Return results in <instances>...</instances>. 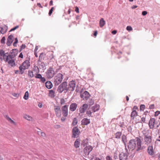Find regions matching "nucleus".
Segmentation results:
<instances>
[{
	"instance_id": "nucleus-59",
	"label": "nucleus",
	"mask_w": 160,
	"mask_h": 160,
	"mask_svg": "<svg viewBox=\"0 0 160 160\" xmlns=\"http://www.w3.org/2000/svg\"><path fill=\"white\" fill-rule=\"evenodd\" d=\"M41 135L42 137H46V134H45V133L42 132H41Z\"/></svg>"
},
{
	"instance_id": "nucleus-17",
	"label": "nucleus",
	"mask_w": 160,
	"mask_h": 160,
	"mask_svg": "<svg viewBox=\"0 0 160 160\" xmlns=\"http://www.w3.org/2000/svg\"><path fill=\"white\" fill-rule=\"evenodd\" d=\"M88 107V105L87 104H84L81 106L79 108V112L81 113H84Z\"/></svg>"
},
{
	"instance_id": "nucleus-57",
	"label": "nucleus",
	"mask_w": 160,
	"mask_h": 160,
	"mask_svg": "<svg viewBox=\"0 0 160 160\" xmlns=\"http://www.w3.org/2000/svg\"><path fill=\"white\" fill-rule=\"evenodd\" d=\"M106 160H112V159L109 156H107L106 157Z\"/></svg>"
},
{
	"instance_id": "nucleus-60",
	"label": "nucleus",
	"mask_w": 160,
	"mask_h": 160,
	"mask_svg": "<svg viewBox=\"0 0 160 160\" xmlns=\"http://www.w3.org/2000/svg\"><path fill=\"white\" fill-rule=\"evenodd\" d=\"M147 14V12L146 11H143L142 12V14L143 16H145Z\"/></svg>"
},
{
	"instance_id": "nucleus-53",
	"label": "nucleus",
	"mask_w": 160,
	"mask_h": 160,
	"mask_svg": "<svg viewBox=\"0 0 160 160\" xmlns=\"http://www.w3.org/2000/svg\"><path fill=\"white\" fill-rule=\"evenodd\" d=\"M145 118L143 117L141 118V122H145Z\"/></svg>"
},
{
	"instance_id": "nucleus-49",
	"label": "nucleus",
	"mask_w": 160,
	"mask_h": 160,
	"mask_svg": "<svg viewBox=\"0 0 160 160\" xmlns=\"http://www.w3.org/2000/svg\"><path fill=\"white\" fill-rule=\"evenodd\" d=\"M118 154L117 151H116L114 154V158L115 159H116L118 158Z\"/></svg>"
},
{
	"instance_id": "nucleus-39",
	"label": "nucleus",
	"mask_w": 160,
	"mask_h": 160,
	"mask_svg": "<svg viewBox=\"0 0 160 160\" xmlns=\"http://www.w3.org/2000/svg\"><path fill=\"white\" fill-rule=\"evenodd\" d=\"M28 76L30 77H33L34 76L33 72L31 71H29L28 73Z\"/></svg>"
},
{
	"instance_id": "nucleus-29",
	"label": "nucleus",
	"mask_w": 160,
	"mask_h": 160,
	"mask_svg": "<svg viewBox=\"0 0 160 160\" xmlns=\"http://www.w3.org/2000/svg\"><path fill=\"white\" fill-rule=\"evenodd\" d=\"M38 62L40 68L43 69L45 68V65L44 62H41V61H38Z\"/></svg>"
},
{
	"instance_id": "nucleus-31",
	"label": "nucleus",
	"mask_w": 160,
	"mask_h": 160,
	"mask_svg": "<svg viewBox=\"0 0 160 160\" xmlns=\"http://www.w3.org/2000/svg\"><path fill=\"white\" fill-rule=\"evenodd\" d=\"M48 96L51 98L54 97L55 96V92L53 90H49Z\"/></svg>"
},
{
	"instance_id": "nucleus-38",
	"label": "nucleus",
	"mask_w": 160,
	"mask_h": 160,
	"mask_svg": "<svg viewBox=\"0 0 160 160\" xmlns=\"http://www.w3.org/2000/svg\"><path fill=\"white\" fill-rule=\"evenodd\" d=\"M44 56L45 55L43 53H41L39 56V58L38 61H41L42 60V59L44 58Z\"/></svg>"
},
{
	"instance_id": "nucleus-12",
	"label": "nucleus",
	"mask_w": 160,
	"mask_h": 160,
	"mask_svg": "<svg viewBox=\"0 0 160 160\" xmlns=\"http://www.w3.org/2000/svg\"><path fill=\"white\" fill-rule=\"evenodd\" d=\"M11 52H10L9 54V57L12 59L14 58L18 53V50L17 49H13Z\"/></svg>"
},
{
	"instance_id": "nucleus-56",
	"label": "nucleus",
	"mask_w": 160,
	"mask_h": 160,
	"mask_svg": "<svg viewBox=\"0 0 160 160\" xmlns=\"http://www.w3.org/2000/svg\"><path fill=\"white\" fill-rule=\"evenodd\" d=\"M160 113V112L159 111H157L155 112V116H158Z\"/></svg>"
},
{
	"instance_id": "nucleus-6",
	"label": "nucleus",
	"mask_w": 160,
	"mask_h": 160,
	"mask_svg": "<svg viewBox=\"0 0 160 160\" xmlns=\"http://www.w3.org/2000/svg\"><path fill=\"white\" fill-rule=\"evenodd\" d=\"M80 132L77 127H74L72 130V137L74 138H77L78 137Z\"/></svg>"
},
{
	"instance_id": "nucleus-5",
	"label": "nucleus",
	"mask_w": 160,
	"mask_h": 160,
	"mask_svg": "<svg viewBox=\"0 0 160 160\" xmlns=\"http://www.w3.org/2000/svg\"><path fill=\"white\" fill-rule=\"evenodd\" d=\"M54 71L52 68L50 67L47 70L46 76L49 79L51 78L54 75Z\"/></svg>"
},
{
	"instance_id": "nucleus-23",
	"label": "nucleus",
	"mask_w": 160,
	"mask_h": 160,
	"mask_svg": "<svg viewBox=\"0 0 160 160\" xmlns=\"http://www.w3.org/2000/svg\"><path fill=\"white\" fill-rule=\"evenodd\" d=\"M99 105L98 104H96L92 107V110L93 112H95L98 111L99 109Z\"/></svg>"
},
{
	"instance_id": "nucleus-50",
	"label": "nucleus",
	"mask_w": 160,
	"mask_h": 160,
	"mask_svg": "<svg viewBox=\"0 0 160 160\" xmlns=\"http://www.w3.org/2000/svg\"><path fill=\"white\" fill-rule=\"evenodd\" d=\"M12 94L15 98L18 97L19 96V94L16 93H13Z\"/></svg>"
},
{
	"instance_id": "nucleus-9",
	"label": "nucleus",
	"mask_w": 160,
	"mask_h": 160,
	"mask_svg": "<svg viewBox=\"0 0 160 160\" xmlns=\"http://www.w3.org/2000/svg\"><path fill=\"white\" fill-rule=\"evenodd\" d=\"M93 148L90 145L84 148V152L85 155H88L90 152L92 150Z\"/></svg>"
},
{
	"instance_id": "nucleus-63",
	"label": "nucleus",
	"mask_w": 160,
	"mask_h": 160,
	"mask_svg": "<svg viewBox=\"0 0 160 160\" xmlns=\"http://www.w3.org/2000/svg\"><path fill=\"white\" fill-rule=\"evenodd\" d=\"M37 5L38 6L41 8H43V7L41 5V4L40 3H38L37 4Z\"/></svg>"
},
{
	"instance_id": "nucleus-58",
	"label": "nucleus",
	"mask_w": 160,
	"mask_h": 160,
	"mask_svg": "<svg viewBox=\"0 0 160 160\" xmlns=\"http://www.w3.org/2000/svg\"><path fill=\"white\" fill-rule=\"evenodd\" d=\"M4 52L3 50L0 49V55L1 56H2V55L3 54Z\"/></svg>"
},
{
	"instance_id": "nucleus-34",
	"label": "nucleus",
	"mask_w": 160,
	"mask_h": 160,
	"mask_svg": "<svg viewBox=\"0 0 160 160\" xmlns=\"http://www.w3.org/2000/svg\"><path fill=\"white\" fill-rule=\"evenodd\" d=\"M35 77L36 78L41 79V80H45V79L44 78L42 77V76L40 74H36Z\"/></svg>"
},
{
	"instance_id": "nucleus-28",
	"label": "nucleus",
	"mask_w": 160,
	"mask_h": 160,
	"mask_svg": "<svg viewBox=\"0 0 160 160\" xmlns=\"http://www.w3.org/2000/svg\"><path fill=\"white\" fill-rule=\"evenodd\" d=\"M80 140L79 139H77L74 143L75 147L77 148H78L80 145Z\"/></svg>"
},
{
	"instance_id": "nucleus-3",
	"label": "nucleus",
	"mask_w": 160,
	"mask_h": 160,
	"mask_svg": "<svg viewBox=\"0 0 160 160\" xmlns=\"http://www.w3.org/2000/svg\"><path fill=\"white\" fill-rule=\"evenodd\" d=\"M30 58H27V60H25L22 64V66L21 65V72H22V69L25 70L28 69L30 66Z\"/></svg>"
},
{
	"instance_id": "nucleus-10",
	"label": "nucleus",
	"mask_w": 160,
	"mask_h": 160,
	"mask_svg": "<svg viewBox=\"0 0 160 160\" xmlns=\"http://www.w3.org/2000/svg\"><path fill=\"white\" fill-rule=\"evenodd\" d=\"M54 110L56 116L60 117L61 116V110L60 108L58 106H54Z\"/></svg>"
},
{
	"instance_id": "nucleus-14",
	"label": "nucleus",
	"mask_w": 160,
	"mask_h": 160,
	"mask_svg": "<svg viewBox=\"0 0 160 160\" xmlns=\"http://www.w3.org/2000/svg\"><path fill=\"white\" fill-rule=\"evenodd\" d=\"M81 98L83 100H87L90 97V95L87 91H85L82 94H81Z\"/></svg>"
},
{
	"instance_id": "nucleus-45",
	"label": "nucleus",
	"mask_w": 160,
	"mask_h": 160,
	"mask_svg": "<svg viewBox=\"0 0 160 160\" xmlns=\"http://www.w3.org/2000/svg\"><path fill=\"white\" fill-rule=\"evenodd\" d=\"M54 9V7H52L51 8L50 10L49 11V12L48 13V15L49 16H51L53 10Z\"/></svg>"
},
{
	"instance_id": "nucleus-55",
	"label": "nucleus",
	"mask_w": 160,
	"mask_h": 160,
	"mask_svg": "<svg viewBox=\"0 0 160 160\" xmlns=\"http://www.w3.org/2000/svg\"><path fill=\"white\" fill-rule=\"evenodd\" d=\"M154 108V104H151L149 106V108L150 109H153Z\"/></svg>"
},
{
	"instance_id": "nucleus-35",
	"label": "nucleus",
	"mask_w": 160,
	"mask_h": 160,
	"mask_svg": "<svg viewBox=\"0 0 160 160\" xmlns=\"http://www.w3.org/2000/svg\"><path fill=\"white\" fill-rule=\"evenodd\" d=\"M142 133L143 134L144 137H146L147 136H150L149 135V132L148 130H144L142 131Z\"/></svg>"
},
{
	"instance_id": "nucleus-24",
	"label": "nucleus",
	"mask_w": 160,
	"mask_h": 160,
	"mask_svg": "<svg viewBox=\"0 0 160 160\" xmlns=\"http://www.w3.org/2000/svg\"><path fill=\"white\" fill-rule=\"evenodd\" d=\"M23 117L24 119L29 121H32L33 120V118L31 116L27 114L24 115Z\"/></svg>"
},
{
	"instance_id": "nucleus-27",
	"label": "nucleus",
	"mask_w": 160,
	"mask_h": 160,
	"mask_svg": "<svg viewBox=\"0 0 160 160\" xmlns=\"http://www.w3.org/2000/svg\"><path fill=\"white\" fill-rule=\"evenodd\" d=\"M63 75L61 73H59L57 74L55 77V80H62L63 79Z\"/></svg>"
},
{
	"instance_id": "nucleus-30",
	"label": "nucleus",
	"mask_w": 160,
	"mask_h": 160,
	"mask_svg": "<svg viewBox=\"0 0 160 160\" xmlns=\"http://www.w3.org/2000/svg\"><path fill=\"white\" fill-rule=\"evenodd\" d=\"M105 24V21L104 20L103 18H101L100 20L99 25L101 28Z\"/></svg>"
},
{
	"instance_id": "nucleus-18",
	"label": "nucleus",
	"mask_w": 160,
	"mask_h": 160,
	"mask_svg": "<svg viewBox=\"0 0 160 160\" xmlns=\"http://www.w3.org/2000/svg\"><path fill=\"white\" fill-rule=\"evenodd\" d=\"M128 155L126 153L121 152L119 155L120 160H128Z\"/></svg>"
},
{
	"instance_id": "nucleus-16",
	"label": "nucleus",
	"mask_w": 160,
	"mask_h": 160,
	"mask_svg": "<svg viewBox=\"0 0 160 160\" xmlns=\"http://www.w3.org/2000/svg\"><path fill=\"white\" fill-rule=\"evenodd\" d=\"M147 152L150 155H152L154 154V152L152 145H149L147 149Z\"/></svg>"
},
{
	"instance_id": "nucleus-13",
	"label": "nucleus",
	"mask_w": 160,
	"mask_h": 160,
	"mask_svg": "<svg viewBox=\"0 0 160 160\" xmlns=\"http://www.w3.org/2000/svg\"><path fill=\"white\" fill-rule=\"evenodd\" d=\"M14 38L13 36L10 35L7 38L6 44L8 46H10L14 40Z\"/></svg>"
},
{
	"instance_id": "nucleus-41",
	"label": "nucleus",
	"mask_w": 160,
	"mask_h": 160,
	"mask_svg": "<svg viewBox=\"0 0 160 160\" xmlns=\"http://www.w3.org/2000/svg\"><path fill=\"white\" fill-rule=\"evenodd\" d=\"M28 91L26 92L23 98L25 100H27L28 98Z\"/></svg>"
},
{
	"instance_id": "nucleus-2",
	"label": "nucleus",
	"mask_w": 160,
	"mask_h": 160,
	"mask_svg": "<svg viewBox=\"0 0 160 160\" xmlns=\"http://www.w3.org/2000/svg\"><path fill=\"white\" fill-rule=\"evenodd\" d=\"M148 125L150 129L156 128L159 127L160 122L156 121L154 118H151L148 122Z\"/></svg>"
},
{
	"instance_id": "nucleus-62",
	"label": "nucleus",
	"mask_w": 160,
	"mask_h": 160,
	"mask_svg": "<svg viewBox=\"0 0 160 160\" xmlns=\"http://www.w3.org/2000/svg\"><path fill=\"white\" fill-rule=\"evenodd\" d=\"M38 106L40 108H41L43 106V105L42 103L39 102L38 104Z\"/></svg>"
},
{
	"instance_id": "nucleus-20",
	"label": "nucleus",
	"mask_w": 160,
	"mask_h": 160,
	"mask_svg": "<svg viewBox=\"0 0 160 160\" xmlns=\"http://www.w3.org/2000/svg\"><path fill=\"white\" fill-rule=\"evenodd\" d=\"M90 123V119H88L87 118H83L81 121V124L83 125H87Z\"/></svg>"
},
{
	"instance_id": "nucleus-37",
	"label": "nucleus",
	"mask_w": 160,
	"mask_h": 160,
	"mask_svg": "<svg viewBox=\"0 0 160 160\" xmlns=\"http://www.w3.org/2000/svg\"><path fill=\"white\" fill-rule=\"evenodd\" d=\"M33 71L35 73H38L39 72V70L38 67L36 66H34L33 68Z\"/></svg>"
},
{
	"instance_id": "nucleus-52",
	"label": "nucleus",
	"mask_w": 160,
	"mask_h": 160,
	"mask_svg": "<svg viewBox=\"0 0 160 160\" xmlns=\"http://www.w3.org/2000/svg\"><path fill=\"white\" fill-rule=\"evenodd\" d=\"M93 158H92L91 159V160H101L99 158H97V157H94L93 156L92 157Z\"/></svg>"
},
{
	"instance_id": "nucleus-44",
	"label": "nucleus",
	"mask_w": 160,
	"mask_h": 160,
	"mask_svg": "<svg viewBox=\"0 0 160 160\" xmlns=\"http://www.w3.org/2000/svg\"><path fill=\"white\" fill-rule=\"evenodd\" d=\"M86 113L89 117H90L91 116L92 112L90 110H88L86 112Z\"/></svg>"
},
{
	"instance_id": "nucleus-64",
	"label": "nucleus",
	"mask_w": 160,
	"mask_h": 160,
	"mask_svg": "<svg viewBox=\"0 0 160 160\" xmlns=\"http://www.w3.org/2000/svg\"><path fill=\"white\" fill-rule=\"evenodd\" d=\"M65 117H62L61 118V120L62 122H63L65 120L66 118Z\"/></svg>"
},
{
	"instance_id": "nucleus-36",
	"label": "nucleus",
	"mask_w": 160,
	"mask_h": 160,
	"mask_svg": "<svg viewBox=\"0 0 160 160\" xmlns=\"http://www.w3.org/2000/svg\"><path fill=\"white\" fill-rule=\"evenodd\" d=\"M115 138L118 139H119L122 135V132H118L115 134Z\"/></svg>"
},
{
	"instance_id": "nucleus-8",
	"label": "nucleus",
	"mask_w": 160,
	"mask_h": 160,
	"mask_svg": "<svg viewBox=\"0 0 160 160\" xmlns=\"http://www.w3.org/2000/svg\"><path fill=\"white\" fill-rule=\"evenodd\" d=\"M138 109V107L136 106H134L132 108V111L131 113V117L132 119L133 120L134 119L135 117L138 116V113L136 111Z\"/></svg>"
},
{
	"instance_id": "nucleus-19",
	"label": "nucleus",
	"mask_w": 160,
	"mask_h": 160,
	"mask_svg": "<svg viewBox=\"0 0 160 160\" xmlns=\"http://www.w3.org/2000/svg\"><path fill=\"white\" fill-rule=\"evenodd\" d=\"M77 107V104L75 103H73L71 104L70 106L69 109L72 112L75 111Z\"/></svg>"
},
{
	"instance_id": "nucleus-61",
	"label": "nucleus",
	"mask_w": 160,
	"mask_h": 160,
	"mask_svg": "<svg viewBox=\"0 0 160 160\" xmlns=\"http://www.w3.org/2000/svg\"><path fill=\"white\" fill-rule=\"evenodd\" d=\"M75 11L77 13H79V8L77 6L75 7Z\"/></svg>"
},
{
	"instance_id": "nucleus-1",
	"label": "nucleus",
	"mask_w": 160,
	"mask_h": 160,
	"mask_svg": "<svg viewBox=\"0 0 160 160\" xmlns=\"http://www.w3.org/2000/svg\"><path fill=\"white\" fill-rule=\"evenodd\" d=\"M128 148L129 150L135 149L138 151L143 149L141 139L137 137L135 139H132L129 140L128 143Z\"/></svg>"
},
{
	"instance_id": "nucleus-26",
	"label": "nucleus",
	"mask_w": 160,
	"mask_h": 160,
	"mask_svg": "<svg viewBox=\"0 0 160 160\" xmlns=\"http://www.w3.org/2000/svg\"><path fill=\"white\" fill-rule=\"evenodd\" d=\"M45 85L46 87L48 89L51 88L53 86L52 83L49 81H47L46 82Z\"/></svg>"
},
{
	"instance_id": "nucleus-22",
	"label": "nucleus",
	"mask_w": 160,
	"mask_h": 160,
	"mask_svg": "<svg viewBox=\"0 0 160 160\" xmlns=\"http://www.w3.org/2000/svg\"><path fill=\"white\" fill-rule=\"evenodd\" d=\"M0 28L1 29L0 31V33L2 34H4L7 32L8 27L7 26L4 25L2 27H0Z\"/></svg>"
},
{
	"instance_id": "nucleus-33",
	"label": "nucleus",
	"mask_w": 160,
	"mask_h": 160,
	"mask_svg": "<svg viewBox=\"0 0 160 160\" xmlns=\"http://www.w3.org/2000/svg\"><path fill=\"white\" fill-rule=\"evenodd\" d=\"M122 140L125 145L126 144L127 142V139L126 136L125 135H123L122 137Z\"/></svg>"
},
{
	"instance_id": "nucleus-40",
	"label": "nucleus",
	"mask_w": 160,
	"mask_h": 160,
	"mask_svg": "<svg viewBox=\"0 0 160 160\" xmlns=\"http://www.w3.org/2000/svg\"><path fill=\"white\" fill-rule=\"evenodd\" d=\"M78 123V120L76 118H74L72 124L73 126L76 125Z\"/></svg>"
},
{
	"instance_id": "nucleus-7",
	"label": "nucleus",
	"mask_w": 160,
	"mask_h": 160,
	"mask_svg": "<svg viewBox=\"0 0 160 160\" xmlns=\"http://www.w3.org/2000/svg\"><path fill=\"white\" fill-rule=\"evenodd\" d=\"M144 142L147 145H152V142L151 137L150 136H149L144 137Z\"/></svg>"
},
{
	"instance_id": "nucleus-43",
	"label": "nucleus",
	"mask_w": 160,
	"mask_h": 160,
	"mask_svg": "<svg viewBox=\"0 0 160 160\" xmlns=\"http://www.w3.org/2000/svg\"><path fill=\"white\" fill-rule=\"evenodd\" d=\"M5 37H3L1 40V42L2 44H4L5 43Z\"/></svg>"
},
{
	"instance_id": "nucleus-47",
	"label": "nucleus",
	"mask_w": 160,
	"mask_h": 160,
	"mask_svg": "<svg viewBox=\"0 0 160 160\" xmlns=\"http://www.w3.org/2000/svg\"><path fill=\"white\" fill-rule=\"evenodd\" d=\"M19 27V26L18 25V26H16V27H15L12 28V29H11L10 31H9V32H12V31H14L16 29H17V28H18Z\"/></svg>"
},
{
	"instance_id": "nucleus-51",
	"label": "nucleus",
	"mask_w": 160,
	"mask_h": 160,
	"mask_svg": "<svg viewBox=\"0 0 160 160\" xmlns=\"http://www.w3.org/2000/svg\"><path fill=\"white\" fill-rule=\"evenodd\" d=\"M65 103V100L64 99L62 98L60 100V104L62 105Z\"/></svg>"
},
{
	"instance_id": "nucleus-25",
	"label": "nucleus",
	"mask_w": 160,
	"mask_h": 160,
	"mask_svg": "<svg viewBox=\"0 0 160 160\" xmlns=\"http://www.w3.org/2000/svg\"><path fill=\"white\" fill-rule=\"evenodd\" d=\"M3 57V60L6 62H7L8 61L9 59L8 57H9V54L8 53H4L2 55Z\"/></svg>"
},
{
	"instance_id": "nucleus-32",
	"label": "nucleus",
	"mask_w": 160,
	"mask_h": 160,
	"mask_svg": "<svg viewBox=\"0 0 160 160\" xmlns=\"http://www.w3.org/2000/svg\"><path fill=\"white\" fill-rule=\"evenodd\" d=\"M8 64L11 67H13L15 65V62L14 60L12 59L9 61L8 60Z\"/></svg>"
},
{
	"instance_id": "nucleus-4",
	"label": "nucleus",
	"mask_w": 160,
	"mask_h": 160,
	"mask_svg": "<svg viewBox=\"0 0 160 160\" xmlns=\"http://www.w3.org/2000/svg\"><path fill=\"white\" fill-rule=\"evenodd\" d=\"M67 82H64L59 86L58 89V92L61 93L64 90L67 89Z\"/></svg>"
},
{
	"instance_id": "nucleus-11",
	"label": "nucleus",
	"mask_w": 160,
	"mask_h": 160,
	"mask_svg": "<svg viewBox=\"0 0 160 160\" xmlns=\"http://www.w3.org/2000/svg\"><path fill=\"white\" fill-rule=\"evenodd\" d=\"M68 105H65L62 108V114L63 117H67L68 115Z\"/></svg>"
},
{
	"instance_id": "nucleus-21",
	"label": "nucleus",
	"mask_w": 160,
	"mask_h": 160,
	"mask_svg": "<svg viewBox=\"0 0 160 160\" xmlns=\"http://www.w3.org/2000/svg\"><path fill=\"white\" fill-rule=\"evenodd\" d=\"M4 117L11 123L12 124L14 125H16V122L9 117V116L7 115H4Z\"/></svg>"
},
{
	"instance_id": "nucleus-46",
	"label": "nucleus",
	"mask_w": 160,
	"mask_h": 160,
	"mask_svg": "<svg viewBox=\"0 0 160 160\" xmlns=\"http://www.w3.org/2000/svg\"><path fill=\"white\" fill-rule=\"evenodd\" d=\"M18 41L17 38H16L15 39V41L14 42V43H13V45L15 47L16 46V44L18 43Z\"/></svg>"
},
{
	"instance_id": "nucleus-15",
	"label": "nucleus",
	"mask_w": 160,
	"mask_h": 160,
	"mask_svg": "<svg viewBox=\"0 0 160 160\" xmlns=\"http://www.w3.org/2000/svg\"><path fill=\"white\" fill-rule=\"evenodd\" d=\"M68 88L71 91H73L76 86V83L75 81H71L68 84Z\"/></svg>"
},
{
	"instance_id": "nucleus-54",
	"label": "nucleus",
	"mask_w": 160,
	"mask_h": 160,
	"mask_svg": "<svg viewBox=\"0 0 160 160\" xmlns=\"http://www.w3.org/2000/svg\"><path fill=\"white\" fill-rule=\"evenodd\" d=\"M26 47V45L25 44H22L21 46V50L23 49H24Z\"/></svg>"
},
{
	"instance_id": "nucleus-48",
	"label": "nucleus",
	"mask_w": 160,
	"mask_h": 160,
	"mask_svg": "<svg viewBox=\"0 0 160 160\" xmlns=\"http://www.w3.org/2000/svg\"><path fill=\"white\" fill-rule=\"evenodd\" d=\"M145 108V106L144 105H141L140 107V110H141L143 111L144 110Z\"/></svg>"
},
{
	"instance_id": "nucleus-42",
	"label": "nucleus",
	"mask_w": 160,
	"mask_h": 160,
	"mask_svg": "<svg viewBox=\"0 0 160 160\" xmlns=\"http://www.w3.org/2000/svg\"><path fill=\"white\" fill-rule=\"evenodd\" d=\"M126 30L129 31H132V28L131 26H127L126 28Z\"/></svg>"
}]
</instances>
